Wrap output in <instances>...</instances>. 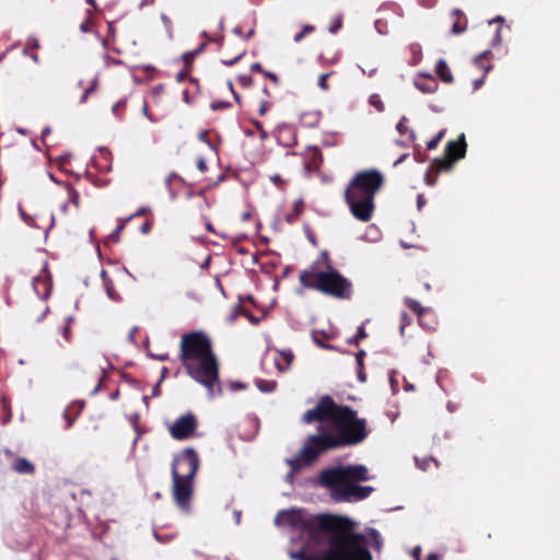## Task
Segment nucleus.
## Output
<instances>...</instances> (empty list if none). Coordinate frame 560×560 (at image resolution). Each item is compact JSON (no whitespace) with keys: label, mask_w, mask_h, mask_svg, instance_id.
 <instances>
[{"label":"nucleus","mask_w":560,"mask_h":560,"mask_svg":"<svg viewBox=\"0 0 560 560\" xmlns=\"http://www.w3.org/2000/svg\"><path fill=\"white\" fill-rule=\"evenodd\" d=\"M303 420L306 423L327 421L329 427H319L317 433L306 438L298 455L285 460L291 468L290 479L322 454L361 444L370 434L366 420L359 418L357 410L336 404L329 395L322 396L314 408L306 410Z\"/></svg>","instance_id":"1"},{"label":"nucleus","mask_w":560,"mask_h":560,"mask_svg":"<svg viewBox=\"0 0 560 560\" xmlns=\"http://www.w3.org/2000/svg\"><path fill=\"white\" fill-rule=\"evenodd\" d=\"M303 529L308 542H328V548L323 552L326 560H372L365 537L355 533L352 522L346 517L316 515L303 523Z\"/></svg>","instance_id":"2"},{"label":"nucleus","mask_w":560,"mask_h":560,"mask_svg":"<svg viewBox=\"0 0 560 560\" xmlns=\"http://www.w3.org/2000/svg\"><path fill=\"white\" fill-rule=\"evenodd\" d=\"M178 357L186 373L207 388L209 397L222 393L218 359L207 332L192 330L184 334L179 342Z\"/></svg>","instance_id":"3"},{"label":"nucleus","mask_w":560,"mask_h":560,"mask_svg":"<svg viewBox=\"0 0 560 560\" xmlns=\"http://www.w3.org/2000/svg\"><path fill=\"white\" fill-rule=\"evenodd\" d=\"M369 479V470L363 465L326 468L318 476L319 485L330 490L336 502H358L366 499L374 489L355 482Z\"/></svg>","instance_id":"4"},{"label":"nucleus","mask_w":560,"mask_h":560,"mask_svg":"<svg viewBox=\"0 0 560 560\" xmlns=\"http://www.w3.org/2000/svg\"><path fill=\"white\" fill-rule=\"evenodd\" d=\"M384 175L376 168L354 174L345 190V201L351 214L361 222H369L375 210V196L384 186Z\"/></svg>","instance_id":"5"},{"label":"nucleus","mask_w":560,"mask_h":560,"mask_svg":"<svg viewBox=\"0 0 560 560\" xmlns=\"http://www.w3.org/2000/svg\"><path fill=\"white\" fill-rule=\"evenodd\" d=\"M299 282L304 289L315 290L338 300H350L353 293L352 282L337 269L322 270L316 265L302 270Z\"/></svg>","instance_id":"6"},{"label":"nucleus","mask_w":560,"mask_h":560,"mask_svg":"<svg viewBox=\"0 0 560 560\" xmlns=\"http://www.w3.org/2000/svg\"><path fill=\"white\" fill-rule=\"evenodd\" d=\"M199 456L192 447L178 453L172 463V478L194 479L199 469Z\"/></svg>","instance_id":"7"},{"label":"nucleus","mask_w":560,"mask_h":560,"mask_svg":"<svg viewBox=\"0 0 560 560\" xmlns=\"http://www.w3.org/2000/svg\"><path fill=\"white\" fill-rule=\"evenodd\" d=\"M466 149L467 144L465 135L462 133L457 140H451L447 142L444 150V158L434 159L433 167L438 171H450L456 161L465 156Z\"/></svg>","instance_id":"8"},{"label":"nucleus","mask_w":560,"mask_h":560,"mask_svg":"<svg viewBox=\"0 0 560 560\" xmlns=\"http://www.w3.org/2000/svg\"><path fill=\"white\" fill-rule=\"evenodd\" d=\"M197 428V417L192 412H186L170 425L168 431L174 440L185 441L196 436Z\"/></svg>","instance_id":"9"},{"label":"nucleus","mask_w":560,"mask_h":560,"mask_svg":"<svg viewBox=\"0 0 560 560\" xmlns=\"http://www.w3.org/2000/svg\"><path fill=\"white\" fill-rule=\"evenodd\" d=\"M172 494L175 503L184 511H188L194 492V479L172 478Z\"/></svg>","instance_id":"10"},{"label":"nucleus","mask_w":560,"mask_h":560,"mask_svg":"<svg viewBox=\"0 0 560 560\" xmlns=\"http://www.w3.org/2000/svg\"><path fill=\"white\" fill-rule=\"evenodd\" d=\"M33 288L40 299H45L49 295L51 285L48 273L45 269H43L40 273L33 279Z\"/></svg>","instance_id":"11"},{"label":"nucleus","mask_w":560,"mask_h":560,"mask_svg":"<svg viewBox=\"0 0 560 560\" xmlns=\"http://www.w3.org/2000/svg\"><path fill=\"white\" fill-rule=\"evenodd\" d=\"M415 85L419 91L428 94L434 93L439 88L436 80L431 74L417 79Z\"/></svg>","instance_id":"12"},{"label":"nucleus","mask_w":560,"mask_h":560,"mask_svg":"<svg viewBox=\"0 0 560 560\" xmlns=\"http://www.w3.org/2000/svg\"><path fill=\"white\" fill-rule=\"evenodd\" d=\"M294 359V354L291 350H281L279 351V357L275 359V363L277 369L280 372H285L290 369L292 361Z\"/></svg>","instance_id":"13"},{"label":"nucleus","mask_w":560,"mask_h":560,"mask_svg":"<svg viewBox=\"0 0 560 560\" xmlns=\"http://www.w3.org/2000/svg\"><path fill=\"white\" fill-rule=\"evenodd\" d=\"M435 73L445 83H452L454 81L451 69L444 59H440L436 62Z\"/></svg>","instance_id":"14"},{"label":"nucleus","mask_w":560,"mask_h":560,"mask_svg":"<svg viewBox=\"0 0 560 560\" xmlns=\"http://www.w3.org/2000/svg\"><path fill=\"white\" fill-rule=\"evenodd\" d=\"M452 14L455 18V22L453 23V26H452L453 34H462V33H464L466 31V28H467V19H466V16L458 9H455Z\"/></svg>","instance_id":"15"},{"label":"nucleus","mask_w":560,"mask_h":560,"mask_svg":"<svg viewBox=\"0 0 560 560\" xmlns=\"http://www.w3.org/2000/svg\"><path fill=\"white\" fill-rule=\"evenodd\" d=\"M12 468L23 475H31L35 471L34 465L24 457H19L14 460Z\"/></svg>","instance_id":"16"},{"label":"nucleus","mask_w":560,"mask_h":560,"mask_svg":"<svg viewBox=\"0 0 560 560\" xmlns=\"http://www.w3.org/2000/svg\"><path fill=\"white\" fill-rule=\"evenodd\" d=\"M303 210H304L303 200H301V199L295 200L292 206L291 211L285 214V221L289 224L295 223L298 221V219L300 218V215L302 214Z\"/></svg>","instance_id":"17"},{"label":"nucleus","mask_w":560,"mask_h":560,"mask_svg":"<svg viewBox=\"0 0 560 560\" xmlns=\"http://www.w3.org/2000/svg\"><path fill=\"white\" fill-rule=\"evenodd\" d=\"M312 265H316L322 270L336 269L327 250L320 252L318 258Z\"/></svg>","instance_id":"18"},{"label":"nucleus","mask_w":560,"mask_h":560,"mask_svg":"<svg viewBox=\"0 0 560 560\" xmlns=\"http://www.w3.org/2000/svg\"><path fill=\"white\" fill-rule=\"evenodd\" d=\"M366 352L364 350H360L355 353V361L358 365V378L360 382L364 383L366 381V374L364 372V358Z\"/></svg>","instance_id":"19"},{"label":"nucleus","mask_w":560,"mask_h":560,"mask_svg":"<svg viewBox=\"0 0 560 560\" xmlns=\"http://www.w3.org/2000/svg\"><path fill=\"white\" fill-rule=\"evenodd\" d=\"M490 51H483L475 58V65L485 71V73L489 72L492 66L489 62Z\"/></svg>","instance_id":"20"},{"label":"nucleus","mask_w":560,"mask_h":560,"mask_svg":"<svg viewBox=\"0 0 560 560\" xmlns=\"http://www.w3.org/2000/svg\"><path fill=\"white\" fill-rule=\"evenodd\" d=\"M101 277L103 278V284L106 291L107 296L113 301H118L119 298L114 291L113 281L112 279H108L107 272L105 270H102Z\"/></svg>","instance_id":"21"},{"label":"nucleus","mask_w":560,"mask_h":560,"mask_svg":"<svg viewBox=\"0 0 560 560\" xmlns=\"http://www.w3.org/2000/svg\"><path fill=\"white\" fill-rule=\"evenodd\" d=\"M68 202H65L60 209L63 213L68 212V205L72 202L77 208L79 207V194L71 187L67 186Z\"/></svg>","instance_id":"22"},{"label":"nucleus","mask_w":560,"mask_h":560,"mask_svg":"<svg viewBox=\"0 0 560 560\" xmlns=\"http://www.w3.org/2000/svg\"><path fill=\"white\" fill-rule=\"evenodd\" d=\"M405 304L418 315L419 319H421L423 314L428 311L425 307L421 306V304L418 301L411 298H406Z\"/></svg>","instance_id":"23"},{"label":"nucleus","mask_w":560,"mask_h":560,"mask_svg":"<svg viewBox=\"0 0 560 560\" xmlns=\"http://www.w3.org/2000/svg\"><path fill=\"white\" fill-rule=\"evenodd\" d=\"M406 122H407V118L401 117V119L398 121V124L396 126V129L400 135H408L409 141H415L416 133L413 130H411L407 127Z\"/></svg>","instance_id":"24"},{"label":"nucleus","mask_w":560,"mask_h":560,"mask_svg":"<svg viewBox=\"0 0 560 560\" xmlns=\"http://www.w3.org/2000/svg\"><path fill=\"white\" fill-rule=\"evenodd\" d=\"M256 385L262 393H272L277 387V382L259 378L256 381Z\"/></svg>","instance_id":"25"},{"label":"nucleus","mask_w":560,"mask_h":560,"mask_svg":"<svg viewBox=\"0 0 560 560\" xmlns=\"http://www.w3.org/2000/svg\"><path fill=\"white\" fill-rule=\"evenodd\" d=\"M440 172L441 171H438V170H435V167H433V161H432L427 173H425V177H424L425 184L428 186H434L436 184Z\"/></svg>","instance_id":"26"},{"label":"nucleus","mask_w":560,"mask_h":560,"mask_svg":"<svg viewBox=\"0 0 560 560\" xmlns=\"http://www.w3.org/2000/svg\"><path fill=\"white\" fill-rule=\"evenodd\" d=\"M503 22H504V18L501 16V15H498L494 19H492L491 21H489V24H492V23H499L500 24L497 27V30H495V34H494L493 39H492V45H500L501 42H502L501 30H502V23Z\"/></svg>","instance_id":"27"},{"label":"nucleus","mask_w":560,"mask_h":560,"mask_svg":"<svg viewBox=\"0 0 560 560\" xmlns=\"http://www.w3.org/2000/svg\"><path fill=\"white\" fill-rule=\"evenodd\" d=\"M150 210L142 207V217L145 218L144 222L142 223V234H148L154 224V221L152 218H150Z\"/></svg>","instance_id":"28"},{"label":"nucleus","mask_w":560,"mask_h":560,"mask_svg":"<svg viewBox=\"0 0 560 560\" xmlns=\"http://www.w3.org/2000/svg\"><path fill=\"white\" fill-rule=\"evenodd\" d=\"M366 337L368 334L365 331L364 325L362 324L358 327L357 334L348 340V343L358 346L360 341L365 339Z\"/></svg>","instance_id":"29"},{"label":"nucleus","mask_w":560,"mask_h":560,"mask_svg":"<svg viewBox=\"0 0 560 560\" xmlns=\"http://www.w3.org/2000/svg\"><path fill=\"white\" fill-rule=\"evenodd\" d=\"M244 54H245V47L242 46L236 50V52L233 57L222 59V63L225 66H233L235 62H237L243 57Z\"/></svg>","instance_id":"30"},{"label":"nucleus","mask_w":560,"mask_h":560,"mask_svg":"<svg viewBox=\"0 0 560 560\" xmlns=\"http://www.w3.org/2000/svg\"><path fill=\"white\" fill-rule=\"evenodd\" d=\"M369 104L377 109V112L382 113L385 109V105L381 100L378 94H372L369 98Z\"/></svg>","instance_id":"31"},{"label":"nucleus","mask_w":560,"mask_h":560,"mask_svg":"<svg viewBox=\"0 0 560 560\" xmlns=\"http://www.w3.org/2000/svg\"><path fill=\"white\" fill-rule=\"evenodd\" d=\"M270 107L271 102L268 98H261L257 101V112L260 116L266 115Z\"/></svg>","instance_id":"32"},{"label":"nucleus","mask_w":560,"mask_h":560,"mask_svg":"<svg viewBox=\"0 0 560 560\" xmlns=\"http://www.w3.org/2000/svg\"><path fill=\"white\" fill-rule=\"evenodd\" d=\"M445 135V130H441L440 132H438L430 141L427 142V149L428 150H434L440 141L443 139Z\"/></svg>","instance_id":"33"},{"label":"nucleus","mask_w":560,"mask_h":560,"mask_svg":"<svg viewBox=\"0 0 560 560\" xmlns=\"http://www.w3.org/2000/svg\"><path fill=\"white\" fill-rule=\"evenodd\" d=\"M292 558L296 560H326V555L322 553L319 558L311 557L304 551H298L292 555Z\"/></svg>","instance_id":"34"},{"label":"nucleus","mask_w":560,"mask_h":560,"mask_svg":"<svg viewBox=\"0 0 560 560\" xmlns=\"http://www.w3.org/2000/svg\"><path fill=\"white\" fill-rule=\"evenodd\" d=\"M237 310L243 316L247 317L252 324L257 325L259 323V318L252 314L249 311L243 308L242 305L238 304Z\"/></svg>","instance_id":"35"},{"label":"nucleus","mask_w":560,"mask_h":560,"mask_svg":"<svg viewBox=\"0 0 560 560\" xmlns=\"http://www.w3.org/2000/svg\"><path fill=\"white\" fill-rule=\"evenodd\" d=\"M332 72L322 73L318 78V86L323 91H327L329 89L328 85V78L331 75Z\"/></svg>","instance_id":"36"},{"label":"nucleus","mask_w":560,"mask_h":560,"mask_svg":"<svg viewBox=\"0 0 560 560\" xmlns=\"http://www.w3.org/2000/svg\"><path fill=\"white\" fill-rule=\"evenodd\" d=\"M231 106V104L229 102H223V101H213L210 105V108L212 110H220V109H225V108H229Z\"/></svg>","instance_id":"37"},{"label":"nucleus","mask_w":560,"mask_h":560,"mask_svg":"<svg viewBox=\"0 0 560 560\" xmlns=\"http://www.w3.org/2000/svg\"><path fill=\"white\" fill-rule=\"evenodd\" d=\"M311 154V161L312 163L314 164H317L319 162H322V152L317 149V148H313L310 152Z\"/></svg>","instance_id":"38"},{"label":"nucleus","mask_w":560,"mask_h":560,"mask_svg":"<svg viewBox=\"0 0 560 560\" xmlns=\"http://www.w3.org/2000/svg\"><path fill=\"white\" fill-rule=\"evenodd\" d=\"M369 536L374 541V547L378 549L381 547V536L376 529H371Z\"/></svg>","instance_id":"39"},{"label":"nucleus","mask_w":560,"mask_h":560,"mask_svg":"<svg viewBox=\"0 0 560 560\" xmlns=\"http://www.w3.org/2000/svg\"><path fill=\"white\" fill-rule=\"evenodd\" d=\"M130 422H131V424H132V427H133L135 431L137 432V436L135 438L133 443H132V447L135 448V447H136V444H137V440H138V438L140 436V431H139V427H138V417H137V415H135V416H132V417L130 418Z\"/></svg>","instance_id":"40"},{"label":"nucleus","mask_w":560,"mask_h":560,"mask_svg":"<svg viewBox=\"0 0 560 560\" xmlns=\"http://www.w3.org/2000/svg\"><path fill=\"white\" fill-rule=\"evenodd\" d=\"M124 225H125V223L119 224V225L117 226V229L115 230V232H114V233H112L110 235H108V237H107L106 242H107V243H110V242H112V243H115V242H117V240H118V237H117V236H118L119 232L124 229Z\"/></svg>","instance_id":"41"},{"label":"nucleus","mask_w":560,"mask_h":560,"mask_svg":"<svg viewBox=\"0 0 560 560\" xmlns=\"http://www.w3.org/2000/svg\"><path fill=\"white\" fill-rule=\"evenodd\" d=\"M137 335H138V327L133 326L128 332V336H127L128 341L131 343H136Z\"/></svg>","instance_id":"42"},{"label":"nucleus","mask_w":560,"mask_h":560,"mask_svg":"<svg viewBox=\"0 0 560 560\" xmlns=\"http://www.w3.org/2000/svg\"><path fill=\"white\" fill-rule=\"evenodd\" d=\"M264 75L266 78H268L269 80H271L275 85H278L280 82L279 77L273 72L266 71V72H264Z\"/></svg>","instance_id":"43"},{"label":"nucleus","mask_w":560,"mask_h":560,"mask_svg":"<svg viewBox=\"0 0 560 560\" xmlns=\"http://www.w3.org/2000/svg\"><path fill=\"white\" fill-rule=\"evenodd\" d=\"M400 320H401L400 331H401V334H404V329H405L406 325H408L410 323V318L406 312H402Z\"/></svg>","instance_id":"44"},{"label":"nucleus","mask_w":560,"mask_h":560,"mask_svg":"<svg viewBox=\"0 0 560 560\" xmlns=\"http://www.w3.org/2000/svg\"><path fill=\"white\" fill-rule=\"evenodd\" d=\"M238 81L243 86H249L253 83V79L249 75H241Z\"/></svg>","instance_id":"45"},{"label":"nucleus","mask_w":560,"mask_h":560,"mask_svg":"<svg viewBox=\"0 0 560 560\" xmlns=\"http://www.w3.org/2000/svg\"><path fill=\"white\" fill-rule=\"evenodd\" d=\"M95 85H96V81H94L90 88L85 89V91L80 100L81 103H84L88 100L89 94L94 90Z\"/></svg>","instance_id":"46"},{"label":"nucleus","mask_w":560,"mask_h":560,"mask_svg":"<svg viewBox=\"0 0 560 560\" xmlns=\"http://www.w3.org/2000/svg\"><path fill=\"white\" fill-rule=\"evenodd\" d=\"M154 536H155L156 540H159V541H161V542H163V544H165V542L170 541V539L173 537V536H170V535H165V536H163V535H161V534H160L159 532H156V530H154Z\"/></svg>","instance_id":"47"},{"label":"nucleus","mask_w":560,"mask_h":560,"mask_svg":"<svg viewBox=\"0 0 560 560\" xmlns=\"http://www.w3.org/2000/svg\"><path fill=\"white\" fill-rule=\"evenodd\" d=\"M250 70H252L253 72H259V73H261V74H264V72H266V71H267V70H265V69L261 67V65H260L259 62H254V63H252V66H250Z\"/></svg>","instance_id":"48"},{"label":"nucleus","mask_w":560,"mask_h":560,"mask_svg":"<svg viewBox=\"0 0 560 560\" xmlns=\"http://www.w3.org/2000/svg\"><path fill=\"white\" fill-rule=\"evenodd\" d=\"M197 167L200 172H206L207 171V164H206V161L202 159V158H199L197 160Z\"/></svg>","instance_id":"49"},{"label":"nucleus","mask_w":560,"mask_h":560,"mask_svg":"<svg viewBox=\"0 0 560 560\" xmlns=\"http://www.w3.org/2000/svg\"><path fill=\"white\" fill-rule=\"evenodd\" d=\"M198 54V51H192V52H186L184 54L183 58H184V61L185 63H189L191 62V60L194 59V57Z\"/></svg>","instance_id":"50"},{"label":"nucleus","mask_w":560,"mask_h":560,"mask_svg":"<svg viewBox=\"0 0 560 560\" xmlns=\"http://www.w3.org/2000/svg\"><path fill=\"white\" fill-rule=\"evenodd\" d=\"M313 340L316 345H318L319 347L324 348V349H329L331 348L329 345H325L322 342V340H318L317 336L316 335H313Z\"/></svg>","instance_id":"51"},{"label":"nucleus","mask_w":560,"mask_h":560,"mask_svg":"<svg viewBox=\"0 0 560 560\" xmlns=\"http://www.w3.org/2000/svg\"><path fill=\"white\" fill-rule=\"evenodd\" d=\"M314 30H315V27L313 25L306 24V25H304L302 32L306 35V34L314 32Z\"/></svg>","instance_id":"52"},{"label":"nucleus","mask_w":560,"mask_h":560,"mask_svg":"<svg viewBox=\"0 0 560 560\" xmlns=\"http://www.w3.org/2000/svg\"><path fill=\"white\" fill-rule=\"evenodd\" d=\"M306 35L301 31L300 33L295 34L294 42L300 43Z\"/></svg>","instance_id":"53"},{"label":"nucleus","mask_w":560,"mask_h":560,"mask_svg":"<svg viewBox=\"0 0 560 560\" xmlns=\"http://www.w3.org/2000/svg\"><path fill=\"white\" fill-rule=\"evenodd\" d=\"M28 45L33 48H38L39 47V43L36 38H30L28 39Z\"/></svg>","instance_id":"54"},{"label":"nucleus","mask_w":560,"mask_h":560,"mask_svg":"<svg viewBox=\"0 0 560 560\" xmlns=\"http://www.w3.org/2000/svg\"><path fill=\"white\" fill-rule=\"evenodd\" d=\"M208 135H209V133H208V131H203V132H201V133L199 135V139H200V140H202V141H205V142H207V143H209V141H208Z\"/></svg>","instance_id":"55"},{"label":"nucleus","mask_w":560,"mask_h":560,"mask_svg":"<svg viewBox=\"0 0 560 560\" xmlns=\"http://www.w3.org/2000/svg\"><path fill=\"white\" fill-rule=\"evenodd\" d=\"M483 83V78L479 79V80H475L474 81V89L477 90L481 86V84Z\"/></svg>","instance_id":"56"},{"label":"nucleus","mask_w":560,"mask_h":560,"mask_svg":"<svg viewBox=\"0 0 560 560\" xmlns=\"http://www.w3.org/2000/svg\"><path fill=\"white\" fill-rule=\"evenodd\" d=\"M229 86H230L231 91H232V92H233V94H234V98H235V101L240 104V103H241L240 96H238V94H237V93H235V92H234V90H233V85H232V83H231V82L229 83Z\"/></svg>","instance_id":"57"},{"label":"nucleus","mask_w":560,"mask_h":560,"mask_svg":"<svg viewBox=\"0 0 560 560\" xmlns=\"http://www.w3.org/2000/svg\"><path fill=\"white\" fill-rule=\"evenodd\" d=\"M122 106H124V103H121V102L116 103V104L113 106V108H112L113 113H117L118 108H120V107H122Z\"/></svg>","instance_id":"58"},{"label":"nucleus","mask_w":560,"mask_h":560,"mask_svg":"<svg viewBox=\"0 0 560 560\" xmlns=\"http://www.w3.org/2000/svg\"><path fill=\"white\" fill-rule=\"evenodd\" d=\"M245 385L241 384V383H233L232 384V389H241V388H244Z\"/></svg>","instance_id":"59"},{"label":"nucleus","mask_w":560,"mask_h":560,"mask_svg":"<svg viewBox=\"0 0 560 560\" xmlns=\"http://www.w3.org/2000/svg\"><path fill=\"white\" fill-rule=\"evenodd\" d=\"M408 156V154H402L395 163L394 165H398L399 163H401Z\"/></svg>","instance_id":"60"},{"label":"nucleus","mask_w":560,"mask_h":560,"mask_svg":"<svg viewBox=\"0 0 560 560\" xmlns=\"http://www.w3.org/2000/svg\"><path fill=\"white\" fill-rule=\"evenodd\" d=\"M427 560H439V557H438V555H435V553H430V555L428 556Z\"/></svg>","instance_id":"61"},{"label":"nucleus","mask_w":560,"mask_h":560,"mask_svg":"<svg viewBox=\"0 0 560 560\" xmlns=\"http://www.w3.org/2000/svg\"><path fill=\"white\" fill-rule=\"evenodd\" d=\"M259 132H260V139H266L268 137V132L265 129H261Z\"/></svg>","instance_id":"62"},{"label":"nucleus","mask_w":560,"mask_h":560,"mask_svg":"<svg viewBox=\"0 0 560 560\" xmlns=\"http://www.w3.org/2000/svg\"><path fill=\"white\" fill-rule=\"evenodd\" d=\"M206 229H207L209 232H213V231H214L213 225H212V223H211V222H207V224H206Z\"/></svg>","instance_id":"63"},{"label":"nucleus","mask_w":560,"mask_h":560,"mask_svg":"<svg viewBox=\"0 0 560 560\" xmlns=\"http://www.w3.org/2000/svg\"><path fill=\"white\" fill-rule=\"evenodd\" d=\"M254 125H255V127L257 128V130H259V131H260L261 129H264V128H262V125H261L259 121H257V120H255V121H254Z\"/></svg>","instance_id":"64"}]
</instances>
